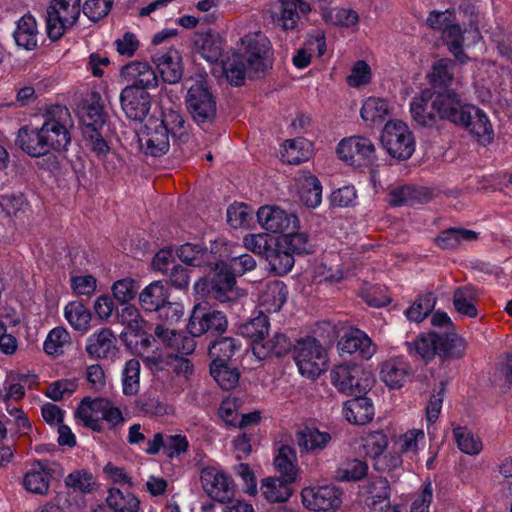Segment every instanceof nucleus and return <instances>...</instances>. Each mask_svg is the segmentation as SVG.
Listing matches in <instances>:
<instances>
[{
	"instance_id": "obj_1",
	"label": "nucleus",
	"mask_w": 512,
	"mask_h": 512,
	"mask_svg": "<svg viewBox=\"0 0 512 512\" xmlns=\"http://www.w3.org/2000/svg\"><path fill=\"white\" fill-rule=\"evenodd\" d=\"M428 80L430 87L411 100L410 114L419 126L439 131L448 121V59L433 63Z\"/></svg>"
},
{
	"instance_id": "obj_2",
	"label": "nucleus",
	"mask_w": 512,
	"mask_h": 512,
	"mask_svg": "<svg viewBox=\"0 0 512 512\" xmlns=\"http://www.w3.org/2000/svg\"><path fill=\"white\" fill-rule=\"evenodd\" d=\"M71 122L68 108L62 105L51 106L44 115V122L41 128L49 151L46 161L52 167H57L58 161L57 157L50 154V152L64 151L71 142V135L68 129Z\"/></svg>"
},
{
	"instance_id": "obj_3",
	"label": "nucleus",
	"mask_w": 512,
	"mask_h": 512,
	"mask_svg": "<svg viewBox=\"0 0 512 512\" xmlns=\"http://www.w3.org/2000/svg\"><path fill=\"white\" fill-rule=\"evenodd\" d=\"M450 122L468 129L483 145L490 144L494 139V130L487 114L474 105L462 104L451 92Z\"/></svg>"
},
{
	"instance_id": "obj_4",
	"label": "nucleus",
	"mask_w": 512,
	"mask_h": 512,
	"mask_svg": "<svg viewBox=\"0 0 512 512\" xmlns=\"http://www.w3.org/2000/svg\"><path fill=\"white\" fill-rule=\"evenodd\" d=\"M177 256L186 265L217 270L228 257V245L223 239L210 244V248L198 243H185L177 249Z\"/></svg>"
},
{
	"instance_id": "obj_5",
	"label": "nucleus",
	"mask_w": 512,
	"mask_h": 512,
	"mask_svg": "<svg viewBox=\"0 0 512 512\" xmlns=\"http://www.w3.org/2000/svg\"><path fill=\"white\" fill-rule=\"evenodd\" d=\"M81 0H51L46 9V31L50 40L57 41L79 19Z\"/></svg>"
},
{
	"instance_id": "obj_6",
	"label": "nucleus",
	"mask_w": 512,
	"mask_h": 512,
	"mask_svg": "<svg viewBox=\"0 0 512 512\" xmlns=\"http://www.w3.org/2000/svg\"><path fill=\"white\" fill-rule=\"evenodd\" d=\"M185 103L192 119L199 126L210 125L215 120L216 99L205 80H197L188 88Z\"/></svg>"
},
{
	"instance_id": "obj_7",
	"label": "nucleus",
	"mask_w": 512,
	"mask_h": 512,
	"mask_svg": "<svg viewBox=\"0 0 512 512\" xmlns=\"http://www.w3.org/2000/svg\"><path fill=\"white\" fill-rule=\"evenodd\" d=\"M244 53L241 56L248 68L249 78H258L272 67L269 39L263 34L246 35L241 39Z\"/></svg>"
},
{
	"instance_id": "obj_8",
	"label": "nucleus",
	"mask_w": 512,
	"mask_h": 512,
	"mask_svg": "<svg viewBox=\"0 0 512 512\" xmlns=\"http://www.w3.org/2000/svg\"><path fill=\"white\" fill-rule=\"evenodd\" d=\"M381 143L387 153L397 160H407L415 151L414 136L408 125L400 120L386 122Z\"/></svg>"
},
{
	"instance_id": "obj_9",
	"label": "nucleus",
	"mask_w": 512,
	"mask_h": 512,
	"mask_svg": "<svg viewBox=\"0 0 512 512\" xmlns=\"http://www.w3.org/2000/svg\"><path fill=\"white\" fill-rule=\"evenodd\" d=\"M330 376L335 388L349 396L366 393L373 383L372 375L355 364L338 365L331 371Z\"/></svg>"
},
{
	"instance_id": "obj_10",
	"label": "nucleus",
	"mask_w": 512,
	"mask_h": 512,
	"mask_svg": "<svg viewBox=\"0 0 512 512\" xmlns=\"http://www.w3.org/2000/svg\"><path fill=\"white\" fill-rule=\"evenodd\" d=\"M294 359L299 372L310 378L318 377L325 370L327 363L325 349L313 337H307L297 342Z\"/></svg>"
},
{
	"instance_id": "obj_11",
	"label": "nucleus",
	"mask_w": 512,
	"mask_h": 512,
	"mask_svg": "<svg viewBox=\"0 0 512 512\" xmlns=\"http://www.w3.org/2000/svg\"><path fill=\"white\" fill-rule=\"evenodd\" d=\"M228 326L226 315L212 309L208 304H197L191 313L187 330L192 336H202L205 333H223Z\"/></svg>"
},
{
	"instance_id": "obj_12",
	"label": "nucleus",
	"mask_w": 512,
	"mask_h": 512,
	"mask_svg": "<svg viewBox=\"0 0 512 512\" xmlns=\"http://www.w3.org/2000/svg\"><path fill=\"white\" fill-rule=\"evenodd\" d=\"M406 345L411 357H419L425 362L431 361L436 355L446 359L448 357V332L422 333L413 342H407Z\"/></svg>"
},
{
	"instance_id": "obj_13",
	"label": "nucleus",
	"mask_w": 512,
	"mask_h": 512,
	"mask_svg": "<svg viewBox=\"0 0 512 512\" xmlns=\"http://www.w3.org/2000/svg\"><path fill=\"white\" fill-rule=\"evenodd\" d=\"M339 157L350 165H370L376 159V148L366 137L352 136L340 141L337 147Z\"/></svg>"
},
{
	"instance_id": "obj_14",
	"label": "nucleus",
	"mask_w": 512,
	"mask_h": 512,
	"mask_svg": "<svg viewBox=\"0 0 512 512\" xmlns=\"http://www.w3.org/2000/svg\"><path fill=\"white\" fill-rule=\"evenodd\" d=\"M169 136L159 119L151 118L139 134V143L145 154L159 157L166 154L170 148Z\"/></svg>"
},
{
	"instance_id": "obj_15",
	"label": "nucleus",
	"mask_w": 512,
	"mask_h": 512,
	"mask_svg": "<svg viewBox=\"0 0 512 512\" xmlns=\"http://www.w3.org/2000/svg\"><path fill=\"white\" fill-rule=\"evenodd\" d=\"M201 483L206 494L218 502L231 500L235 495L233 480L225 473L207 467L201 471Z\"/></svg>"
},
{
	"instance_id": "obj_16",
	"label": "nucleus",
	"mask_w": 512,
	"mask_h": 512,
	"mask_svg": "<svg viewBox=\"0 0 512 512\" xmlns=\"http://www.w3.org/2000/svg\"><path fill=\"white\" fill-rule=\"evenodd\" d=\"M121 108L126 117L141 122L151 108V97L147 91L135 86H126L120 94Z\"/></svg>"
},
{
	"instance_id": "obj_17",
	"label": "nucleus",
	"mask_w": 512,
	"mask_h": 512,
	"mask_svg": "<svg viewBox=\"0 0 512 512\" xmlns=\"http://www.w3.org/2000/svg\"><path fill=\"white\" fill-rule=\"evenodd\" d=\"M340 491L334 486L306 487L302 490L303 505L314 511H329L341 505Z\"/></svg>"
},
{
	"instance_id": "obj_18",
	"label": "nucleus",
	"mask_w": 512,
	"mask_h": 512,
	"mask_svg": "<svg viewBox=\"0 0 512 512\" xmlns=\"http://www.w3.org/2000/svg\"><path fill=\"white\" fill-rule=\"evenodd\" d=\"M260 226L272 233H283L288 229L298 227V218L294 214H288L283 209L274 206H262L257 212Z\"/></svg>"
},
{
	"instance_id": "obj_19",
	"label": "nucleus",
	"mask_w": 512,
	"mask_h": 512,
	"mask_svg": "<svg viewBox=\"0 0 512 512\" xmlns=\"http://www.w3.org/2000/svg\"><path fill=\"white\" fill-rule=\"evenodd\" d=\"M121 77L135 86L146 91L158 85V77L154 69L146 62L133 61L123 66Z\"/></svg>"
},
{
	"instance_id": "obj_20",
	"label": "nucleus",
	"mask_w": 512,
	"mask_h": 512,
	"mask_svg": "<svg viewBox=\"0 0 512 512\" xmlns=\"http://www.w3.org/2000/svg\"><path fill=\"white\" fill-rule=\"evenodd\" d=\"M117 350V339L108 328L91 334L86 340L85 351L93 359L111 358Z\"/></svg>"
},
{
	"instance_id": "obj_21",
	"label": "nucleus",
	"mask_w": 512,
	"mask_h": 512,
	"mask_svg": "<svg viewBox=\"0 0 512 512\" xmlns=\"http://www.w3.org/2000/svg\"><path fill=\"white\" fill-rule=\"evenodd\" d=\"M15 143L23 152L31 157L49 155L47 141H45L41 127H21L18 130Z\"/></svg>"
},
{
	"instance_id": "obj_22",
	"label": "nucleus",
	"mask_w": 512,
	"mask_h": 512,
	"mask_svg": "<svg viewBox=\"0 0 512 512\" xmlns=\"http://www.w3.org/2000/svg\"><path fill=\"white\" fill-rule=\"evenodd\" d=\"M412 375L411 365L399 357L386 360L380 370L381 380L390 389L402 388Z\"/></svg>"
},
{
	"instance_id": "obj_23",
	"label": "nucleus",
	"mask_w": 512,
	"mask_h": 512,
	"mask_svg": "<svg viewBox=\"0 0 512 512\" xmlns=\"http://www.w3.org/2000/svg\"><path fill=\"white\" fill-rule=\"evenodd\" d=\"M153 61L164 82L169 84L178 83L182 77V65L180 53L169 48L165 51L158 52L153 57Z\"/></svg>"
},
{
	"instance_id": "obj_24",
	"label": "nucleus",
	"mask_w": 512,
	"mask_h": 512,
	"mask_svg": "<svg viewBox=\"0 0 512 512\" xmlns=\"http://www.w3.org/2000/svg\"><path fill=\"white\" fill-rule=\"evenodd\" d=\"M215 276L212 280L211 293L213 297L221 302H229L235 299L238 295L236 290V277L233 273L228 271L227 263L225 260L220 264L217 270H213Z\"/></svg>"
},
{
	"instance_id": "obj_25",
	"label": "nucleus",
	"mask_w": 512,
	"mask_h": 512,
	"mask_svg": "<svg viewBox=\"0 0 512 512\" xmlns=\"http://www.w3.org/2000/svg\"><path fill=\"white\" fill-rule=\"evenodd\" d=\"M50 472L48 461L38 460L33 462L23 478L25 489L34 494H46L49 490Z\"/></svg>"
},
{
	"instance_id": "obj_26",
	"label": "nucleus",
	"mask_w": 512,
	"mask_h": 512,
	"mask_svg": "<svg viewBox=\"0 0 512 512\" xmlns=\"http://www.w3.org/2000/svg\"><path fill=\"white\" fill-rule=\"evenodd\" d=\"M426 200V190L412 184H399L388 188L387 202L392 207L414 205Z\"/></svg>"
},
{
	"instance_id": "obj_27",
	"label": "nucleus",
	"mask_w": 512,
	"mask_h": 512,
	"mask_svg": "<svg viewBox=\"0 0 512 512\" xmlns=\"http://www.w3.org/2000/svg\"><path fill=\"white\" fill-rule=\"evenodd\" d=\"M450 53L454 55L456 61L465 63L468 59L462 47L476 43L480 39V35L475 26L470 25L469 28H462L457 24H450Z\"/></svg>"
},
{
	"instance_id": "obj_28",
	"label": "nucleus",
	"mask_w": 512,
	"mask_h": 512,
	"mask_svg": "<svg viewBox=\"0 0 512 512\" xmlns=\"http://www.w3.org/2000/svg\"><path fill=\"white\" fill-rule=\"evenodd\" d=\"M280 11L276 22L283 30H294L298 26L300 14L311 11L310 4L304 0H279Z\"/></svg>"
},
{
	"instance_id": "obj_29",
	"label": "nucleus",
	"mask_w": 512,
	"mask_h": 512,
	"mask_svg": "<svg viewBox=\"0 0 512 512\" xmlns=\"http://www.w3.org/2000/svg\"><path fill=\"white\" fill-rule=\"evenodd\" d=\"M355 397L344 403L343 415L345 419L356 425H364L374 417L372 401L367 397L354 395Z\"/></svg>"
},
{
	"instance_id": "obj_30",
	"label": "nucleus",
	"mask_w": 512,
	"mask_h": 512,
	"mask_svg": "<svg viewBox=\"0 0 512 512\" xmlns=\"http://www.w3.org/2000/svg\"><path fill=\"white\" fill-rule=\"evenodd\" d=\"M342 352L357 353L363 359H370L376 351L371 339L361 330H353L347 333L339 342Z\"/></svg>"
},
{
	"instance_id": "obj_31",
	"label": "nucleus",
	"mask_w": 512,
	"mask_h": 512,
	"mask_svg": "<svg viewBox=\"0 0 512 512\" xmlns=\"http://www.w3.org/2000/svg\"><path fill=\"white\" fill-rule=\"evenodd\" d=\"M287 287L282 281L265 284L259 296V306L268 313L278 312L287 300Z\"/></svg>"
},
{
	"instance_id": "obj_32",
	"label": "nucleus",
	"mask_w": 512,
	"mask_h": 512,
	"mask_svg": "<svg viewBox=\"0 0 512 512\" xmlns=\"http://www.w3.org/2000/svg\"><path fill=\"white\" fill-rule=\"evenodd\" d=\"M102 403L103 398H84L75 410L76 419L81 421L83 426L95 432H101L103 430L100 417L101 409H103Z\"/></svg>"
},
{
	"instance_id": "obj_33",
	"label": "nucleus",
	"mask_w": 512,
	"mask_h": 512,
	"mask_svg": "<svg viewBox=\"0 0 512 512\" xmlns=\"http://www.w3.org/2000/svg\"><path fill=\"white\" fill-rule=\"evenodd\" d=\"M292 347V341L285 334L275 333L267 341L254 343L252 351L258 359H265L271 356L282 357L290 352Z\"/></svg>"
},
{
	"instance_id": "obj_34",
	"label": "nucleus",
	"mask_w": 512,
	"mask_h": 512,
	"mask_svg": "<svg viewBox=\"0 0 512 512\" xmlns=\"http://www.w3.org/2000/svg\"><path fill=\"white\" fill-rule=\"evenodd\" d=\"M366 505L371 512H386L390 509V484L387 479L379 477L369 486Z\"/></svg>"
},
{
	"instance_id": "obj_35",
	"label": "nucleus",
	"mask_w": 512,
	"mask_h": 512,
	"mask_svg": "<svg viewBox=\"0 0 512 512\" xmlns=\"http://www.w3.org/2000/svg\"><path fill=\"white\" fill-rule=\"evenodd\" d=\"M38 34L36 19L30 14H25L17 22L13 36L18 46L26 50H33L37 47Z\"/></svg>"
},
{
	"instance_id": "obj_36",
	"label": "nucleus",
	"mask_w": 512,
	"mask_h": 512,
	"mask_svg": "<svg viewBox=\"0 0 512 512\" xmlns=\"http://www.w3.org/2000/svg\"><path fill=\"white\" fill-rule=\"evenodd\" d=\"M331 441L328 432L319 431L317 428L305 427L297 432V443L301 451L318 453Z\"/></svg>"
},
{
	"instance_id": "obj_37",
	"label": "nucleus",
	"mask_w": 512,
	"mask_h": 512,
	"mask_svg": "<svg viewBox=\"0 0 512 512\" xmlns=\"http://www.w3.org/2000/svg\"><path fill=\"white\" fill-rule=\"evenodd\" d=\"M169 294L161 281H154L139 294V302L145 311L153 312L161 308L168 300Z\"/></svg>"
},
{
	"instance_id": "obj_38",
	"label": "nucleus",
	"mask_w": 512,
	"mask_h": 512,
	"mask_svg": "<svg viewBox=\"0 0 512 512\" xmlns=\"http://www.w3.org/2000/svg\"><path fill=\"white\" fill-rule=\"evenodd\" d=\"M322 20L335 27L350 28L358 24L359 15L353 9L342 7H323L320 10Z\"/></svg>"
},
{
	"instance_id": "obj_39",
	"label": "nucleus",
	"mask_w": 512,
	"mask_h": 512,
	"mask_svg": "<svg viewBox=\"0 0 512 512\" xmlns=\"http://www.w3.org/2000/svg\"><path fill=\"white\" fill-rule=\"evenodd\" d=\"M241 348V343L233 337H219L210 343L208 347L209 357L212 363L229 362Z\"/></svg>"
},
{
	"instance_id": "obj_40",
	"label": "nucleus",
	"mask_w": 512,
	"mask_h": 512,
	"mask_svg": "<svg viewBox=\"0 0 512 512\" xmlns=\"http://www.w3.org/2000/svg\"><path fill=\"white\" fill-rule=\"evenodd\" d=\"M106 503L114 512H139V500L133 494L123 493L117 488L109 489ZM94 512H105V510L100 507Z\"/></svg>"
},
{
	"instance_id": "obj_41",
	"label": "nucleus",
	"mask_w": 512,
	"mask_h": 512,
	"mask_svg": "<svg viewBox=\"0 0 512 512\" xmlns=\"http://www.w3.org/2000/svg\"><path fill=\"white\" fill-rule=\"evenodd\" d=\"M72 344L69 332L61 326L53 328L47 335L44 343V352L53 357L62 356Z\"/></svg>"
},
{
	"instance_id": "obj_42",
	"label": "nucleus",
	"mask_w": 512,
	"mask_h": 512,
	"mask_svg": "<svg viewBox=\"0 0 512 512\" xmlns=\"http://www.w3.org/2000/svg\"><path fill=\"white\" fill-rule=\"evenodd\" d=\"M389 113L388 102L381 98L370 97L361 108V117L370 126L382 124Z\"/></svg>"
},
{
	"instance_id": "obj_43",
	"label": "nucleus",
	"mask_w": 512,
	"mask_h": 512,
	"mask_svg": "<svg viewBox=\"0 0 512 512\" xmlns=\"http://www.w3.org/2000/svg\"><path fill=\"white\" fill-rule=\"evenodd\" d=\"M311 143L304 138L287 140L281 151V159L288 164L298 165L309 159Z\"/></svg>"
},
{
	"instance_id": "obj_44",
	"label": "nucleus",
	"mask_w": 512,
	"mask_h": 512,
	"mask_svg": "<svg viewBox=\"0 0 512 512\" xmlns=\"http://www.w3.org/2000/svg\"><path fill=\"white\" fill-rule=\"evenodd\" d=\"M454 440L458 449L467 455H479L484 447L481 437L467 427L453 429Z\"/></svg>"
},
{
	"instance_id": "obj_45",
	"label": "nucleus",
	"mask_w": 512,
	"mask_h": 512,
	"mask_svg": "<svg viewBox=\"0 0 512 512\" xmlns=\"http://www.w3.org/2000/svg\"><path fill=\"white\" fill-rule=\"evenodd\" d=\"M280 247L293 255H306L314 252V244L305 232H288L278 238Z\"/></svg>"
},
{
	"instance_id": "obj_46",
	"label": "nucleus",
	"mask_w": 512,
	"mask_h": 512,
	"mask_svg": "<svg viewBox=\"0 0 512 512\" xmlns=\"http://www.w3.org/2000/svg\"><path fill=\"white\" fill-rule=\"evenodd\" d=\"M159 121L167 129V133L172 136L175 142L186 143L188 141V129L184 116L180 112L172 109L167 110Z\"/></svg>"
},
{
	"instance_id": "obj_47",
	"label": "nucleus",
	"mask_w": 512,
	"mask_h": 512,
	"mask_svg": "<svg viewBox=\"0 0 512 512\" xmlns=\"http://www.w3.org/2000/svg\"><path fill=\"white\" fill-rule=\"evenodd\" d=\"M265 259L271 270L277 275H285L290 272L295 262L294 255L286 248L280 247L278 240L276 246H272Z\"/></svg>"
},
{
	"instance_id": "obj_48",
	"label": "nucleus",
	"mask_w": 512,
	"mask_h": 512,
	"mask_svg": "<svg viewBox=\"0 0 512 512\" xmlns=\"http://www.w3.org/2000/svg\"><path fill=\"white\" fill-rule=\"evenodd\" d=\"M280 478H266L262 481L261 491L265 499L271 503L285 502L292 494L290 484Z\"/></svg>"
},
{
	"instance_id": "obj_49",
	"label": "nucleus",
	"mask_w": 512,
	"mask_h": 512,
	"mask_svg": "<svg viewBox=\"0 0 512 512\" xmlns=\"http://www.w3.org/2000/svg\"><path fill=\"white\" fill-rule=\"evenodd\" d=\"M195 48L203 59L216 62L222 54V41L216 34H201L195 40Z\"/></svg>"
},
{
	"instance_id": "obj_50",
	"label": "nucleus",
	"mask_w": 512,
	"mask_h": 512,
	"mask_svg": "<svg viewBox=\"0 0 512 512\" xmlns=\"http://www.w3.org/2000/svg\"><path fill=\"white\" fill-rule=\"evenodd\" d=\"M270 323L264 311L240 325L239 332L242 336L252 340V345L257 342H263L264 337L268 334Z\"/></svg>"
},
{
	"instance_id": "obj_51",
	"label": "nucleus",
	"mask_w": 512,
	"mask_h": 512,
	"mask_svg": "<svg viewBox=\"0 0 512 512\" xmlns=\"http://www.w3.org/2000/svg\"><path fill=\"white\" fill-rule=\"evenodd\" d=\"M299 196L309 208H316L322 201V186L314 175L304 176L300 181Z\"/></svg>"
},
{
	"instance_id": "obj_52",
	"label": "nucleus",
	"mask_w": 512,
	"mask_h": 512,
	"mask_svg": "<svg viewBox=\"0 0 512 512\" xmlns=\"http://www.w3.org/2000/svg\"><path fill=\"white\" fill-rule=\"evenodd\" d=\"M295 458V451L292 447L288 445H283L280 447L274 460L275 467L280 473V479H283L286 482L295 481L297 474V469L294 465Z\"/></svg>"
},
{
	"instance_id": "obj_53",
	"label": "nucleus",
	"mask_w": 512,
	"mask_h": 512,
	"mask_svg": "<svg viewBox=\"0 0 512 512\" xmlns=\"http://www.w3.org/2000/svg\"><path fill=\"white\" fill-rule=\"evenodd\" d=\"M68 323L78 331L86 332L90 328L91 313L80 302H70L64 309Z\"/></svg>"
},
{
	"instance_id": "obj_54",
	"label": "nucleus",
	"mask_w": 512,
	"mask_h": 512,
	"mask_svg": "<svg viewBox=\"0 0 512 512\" xmlns=\"http://www.w3.org/2000/svg\"><path fill=\"white\" fill-rule=\"evenodd\" d=\"M223 70L228 82L234 86L242 85L248 76V68L239 53L233 54L223 63Z\"/></svg>"
},
{
	"instance_id": "obj_55",
	"label": "nucleus",
	"mask_w": 512,
	"mask_h": 512,
	"mask_svg": "<svg viewBox=\"0 0 512 512\" xmlns=\"http://www.w3.org/2000/svg\"><path fill=\"white\" fill-rule=\"evenodd\" d=\"M210 373L215 381L224 390L234 388L239 380V372L236 368H232L225 363H211Z\"/></svg>"
},
{
	"instance_id": "obj_56",
	"label": "nucleus",
	"mask_w": 512,
	"mask_h": 512,
	"mask_svg": "<svg viewBox=\"0 0 512 512\" xmlns=\"http://www.w3.org/2000/svg\"><path fill=\"white\" fill-rule=\"evenodd\" d=\"M435 303L433 293L420 295L405 311V315L410 321L421 322L432 312Z\"/></svg>"
},
{
	"instance_id": "obj_57",
	"label": "nucleus",
	"mask_w": 512,
	"mask_h": 512,
	"mask_svg": "<svg viewBox=\"0 0 512 512\" xmlns=\"http://www.w3.org/2000/svg\"><path fill=\"white\" fill-rule=\"evenodd\" d=\"M476 295L471 287H462L454 293V306L457 312L467 317H476Z\"/></svg>"
},
{
	"instance_id": "obj_58",
	"label": "nucleus",
	"mask_w": 512,
	"mask_h": 512,
	"mask_svg": "<svg viewBox=\"0 0 512 512\" xmlns=\"http://www.w3.org/2000/svg\"><path fill=\"white\" fill-rule=\"evenodd\" d=\"M123 393L125 395H135L140 388V363L136 359L126 362L122 372Z\"/></svg>"
},
{
	"instance_id": "obj_59",
	"label": "nucleus",
	"mask_w": 512,
	"mask_h": 512,
	"mask_svg": "<svg viewBox=\"0 0 512 512\" xmlns=\"http://www.w3.org/2000/svg\"><path fill=\"white\" fill-rule=\"evenodd\" d=\"M272 241V237L267 233L248 234L243 237L244 247L264 258L272 248Z\"/></svg>"
},
{
	"instance_id": "obj_60",
	"label": "nucleus",
	"mask_w": 512,
	"mask_h": 512,
	"mask_svg": "<svg viewBox=\"0 0 512 512\" xmlns=\"http://www.w3.org/2000/svg\"><path fill=\"white\" fill-rule=\"evenodd\" d=\"M65 485L74 491L81 493H90L95 486V480L91 472L87 470H77L70 473L65 478Z\"/></svg>"
},
{
	"instance_id": "obj_61",
	"label": "nucleus",
	"mask_w": 512,
	"mask_h": 512,
	"mask_svg": "<svg viewBox=\"0 0 512 512\" xmlns=\"http://www.w3.org/2000/svg\"><path fill=\"white\" fill-rule=\"evenodd\" d=\"M425 435L421 429H412L400 436L397 445L402 454L416 455L419 445L423 444Z\"/></svg>"
},
{
	"instance_id": "obj_62",
	"label": "nucleus",
	"mask_w": 512,
	"mask_h": 512,
	"mask_svg": "<svg viewBox=\"0 0 512 512\" xmlns=\"http://www.w3.org/2000/svg\"><path fill=\"white\" fill-rule=\"evenodd\" d=\"M228 255L229 256L225 258V261H230V263L227 264L228 271L233 273L235 277L242 276L256 268V260L250 254L244 253L232 256L228 248Z\"/></svg>"
},
{
	"instance_id": "obj_63",
	"label": "nucleus",
	"mask_w": 512,
	"mask_h": 512,
	"mask_svg": "<svg viewBox=\"0 0 512 512\" xmlns=\"http://www.w3.org/2000/svg\"><path fill=\"white\" fill-rule=\"evenodd\" d=\"M85 131L100 130L105 123V113L103 106L98 102L92 103L84 108L81 116Z\"/></svg>"
},
{
	"instance_id": "obj_64",
	"label": "nucleus",
	"mask_w": 512,
	"mask_h": 512,
	"mask_svg": "<svg viewBox=\"0 0 512 512\" xmlns=\"http://www.w3.org/2000/svg\"><path fill=\"white\" fill-rule=\"evenodd\" d=\"M117 318L120 323L134 333H139L143 330L144 320L142 319L139 310L134 305H126L117 312Z\"/></svg>"
}]
</instances>
